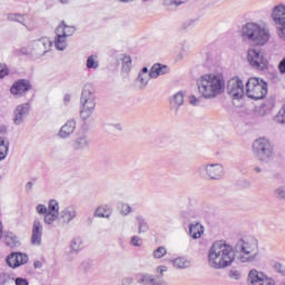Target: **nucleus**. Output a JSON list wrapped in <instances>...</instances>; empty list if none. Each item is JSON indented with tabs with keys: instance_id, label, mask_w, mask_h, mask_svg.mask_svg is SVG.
<instances>
[{
	"instance_id": "27",
	"label": "nucleus",
	"mask_w": 285,
	"mask_h": 285,
	"mask_svg": "<svg viewBox=\"0 0 285 285\" xmlns=\"http://www.w3.org/2000/svg\"><path fill=\"white\" fill-rule=\"evenodd\" d=\"M171 264L175 268L178 269L190 268V261L185 257H177L171 261Z\"/></svg>"
},
{
	"instance_id": "48",
	"label": "nucleus",
	"mask_w": 285,
	"mask_h": 285,
	"mask_svg": "<svg viewBox=\"0 0 285 285\" xmlns=\"http://www.w3.org/2000/svg\"><path fill=\"white\" fill-rule=\"evenodd\" d=\"M36 210L38 215H46L48 213V207H46V205L40 204L36 207Z\"/></svg>"
},
{
	"instance_id": "57",
	"label": "nucleus",
	"mask_w": 285,
	"mask_h": 285,
	"mask_svg": "<svg viewBox=\"0 0 285 285\" xmlns=\"http://www.w3.org/2000/svg\"><path fill=\"white\" fill-rule=\"evenodd\" d=\"M0 284H6V274L0 273Z\"/></svg>"
},
{
	"instance_id": "30",
	"label": "nucleus",
	"mask_w": 285,
	"mask_h": 285,
	"mask_svg": "<svg viewBox=\"0 0 285 285\" xmlns=\"http://www.w3.org/2000/svg\"><path fill=\"white\" fill-rule=\"evenodd\" d=\"M136 222L138 224V233H148V229L150 228L148 226V222H146V218L142 216H137Z\"/></svg>"
},
{
	"instance_id": "61",
	"label": "nucleus",
	"mask_w": 285,
	"mask_h": 285,
	"mask_svg": "<svg viewBox=\"0 0 285 285\" xmlns=\"http://www.w3.org/2000/svg\"><path fill=\"white\" fill-rule=\"evenodd\" d=\"M120 1V3H132V1H135V0H119Z\"/></svg>"
},
{
	"instance_id": "39",
	"label": "nucleus",
	"mask_w": 285,
	"mask_h": 285,
	"mask_svg": "<svg viewBox=\"0 0 285 285\" xmlns=\"http://www.w3.org/2000/svg\"><path fill=\"white\" fill-rule=\"evenodd\" d=\"M57 217H59L58 214H52L51 212H47L45 214V224L50 225V224L57 222Z\"/></svg>"
},
{
	"instance_id": "11",
	"label": "nucleus",
	"mask_w": 285,
	"mask_h": 285,
	"mask_svg": "<svg viewBox=\"0 0 285 285\" xmlns=\"http://www.w3.org/2000/svg\"><path fill=\"white\" fill-rule=\"evenodd\" d=\"M202 168L209 179H222L224 177V165L222 164H207Z\"/></svg>"
},
{
	"instance_id": "36",
	"label": "nucleus",
	"mask_w": 285,
	"mask_h": 285,
	"mask_svg": "<svg viewBox=\"0 0 285 285\" xmlns=\"http://www.w3.org/2000/svg\"><path fill=\"white\" fill-rule=\"evenodd\" d=\"M47 213H52L53 215H59V203L57 200H50Z\"/></svg>"
},
{
	"instance_id": "54",
	"label": "nucleus",
	"mask_w": 285,
	"mask_h": 285,
	"mask_svg": "<svg viewBox=\"0 0 285 285\" xmlns=\"http://www.w3.org/2000/svg\"><path fill=\"white\" fill-rule=\"evenodd\" d=\"M131 244L132 246H141V238H139L138 236H134L131 238Z\"/></svg>"
},
{
	"instance_id": "47",
	"label": "nucleus",
	"mask_w": 285,
	"mask_h": 285,
	"mask_svg": "<svg viewBox=\"0 0 285 285\" xmlns=\"http://www.w3.org/2000/svg\"><path fill=\"white\" fill-rule=\"evenodd\" d=\"M274 271H276V273H281V275H285V268L284 265H282V263H275Z\"/></svg>"
},
{
	"instance_id": "58",
	"label": "nucleus",
	"mask_w": 285,
	"mask_h": 285,
	"mask_svg": "<svg viewBox=\"0 0 285 285\" xmlns=\"http://www.w3.org/2000/svg\"><path fill=\"white\" fill-rule=\"evenodd\" d=\"M33 266H35V268H41V266H42L41 261H36L33 263Z\"/></svg>"
},
{
	"instance_id": "16",
	"label": "nucleus",
	"mask_w": 285,
	"mask_h": 285,
	"mask_svg": "<svg viewBox=\"0 0 285 285\" xmlns=\"http://www.w3.org/2000/svg\"><path fill=\"white\" fill-rule=\"evenodd\" d=\"M30 110L29 104L19 105L14 110V118L13 121L17 126L23 124V119L28 117V112Z\"/></svg>"
},
{
	"instance_id": "9",
	"label": "nucleus",
	"mask_w": 285,
	"mask_h": 285,
	"mask_svg": "<svg viewBox=\"0 0 285 285\" xmlns=\"http://www.w3.org/2000/svg\"><path fill=\"white\" fill-rule=\"evenodd\" d=\"M52 46V41L48 37H43L39 40H35L30 43V50H31V57H35L36 59H39L40 57H43L48 50H50V47Z\"/></svg>"
},
{
	"instance_id": "24",
	"label": "nucleus",
	"mask_w": 285,
	"mask_h": 285,
	"mask_svg": "<svg viewBox=\"0 0 285 285\" xmlns=\"http://www.w3.org/2000/svg\"><path fill=\"white\" fill-rule=\"evenodd\" d=\"M170 108L179 110L180 106H184V92L178 91L169 99Z\"/></svg>"
},
{
	"instance_id": "6",
	"label": "nucleus",
	"mask_w": 285,
	"mask_h": 285,
	"mask_svg": "<svg viewBox=\"0 0 285 285\" xmlns=\"http://www.w3.org/2000/svg\"><path fill=\"white\" fill-rule=\"evenodd\" d=\"M80 117L81 119H90L92 112H95V107L97 104L95 102V89L90 85H86L82 89L80 97Z\"/></svg>"
},
{
	"instance_id": "5",
	"label": "nucleus",
	"mask_w": 285,
	"mask_h": 285,
	"mask_svg": "<svg viewBox=\"0 0 285 285\" xmlns=\"http://www.w3.org/2000/svg\"><path fill=\"white\" fill-rule=\"evenodd\" d=\"M245 92L249 99L255 101L264 99L268 95V83L264 79L252 77L245 83Z\"/></svg>"
},
{
	"instance_id": "49",
	"label": "nucleus",
	"mask_w": 285,
	"mask_h": 285,
	"mask_svg": "<svg viewBox=\"0 0 285 285\" xmlns=\"http://www.w3.org/2000/svg\"><path fill=\"white\" fill-rule=\"evenodd\" d=\"M229 277H230L232 279H240L242 274H240L239 271H237V269H232V271L229 272Z\"/></svg>"
},
{
	"instance_id": "20",
	"label": "nucleus",
	"mask_w": 285,
	"mask_h": 285,
	"mask_svg": "<svg viewBox=\"0 0 285 285\" xmlns=\"http://www.w3.org/2000/svg\"><path fill=\"white\" fill-rule=\"evenodd\" d=\"M264 273L259 272L257 269H252L248 273L247 282L250 285H262V282H264Z\"/></svg>"
},
{
	"instance_id": "44",
	"label": "nucleus",
	"mask_w": 285,
	"mask_h": 285,
	"mask_svg": "<svg viewBox=\"0 0 285 285\" xmlns=\"http://www.w3.org/2000/svg\"><path fill=\"white\" fill-rule=\"evenodd\" d=\"M276 282L273 277L267 276L266 274L263 276V281L261 283V285H275Z\"/></svg>"
},
{
	"instance_id": "12",
	"label": "nucleus",
	"mask_w": 285,
	"mask_h": 285,
	"mask_svg": "<svg viewBox=\"0 0 285 285\" xmlns=\"http://www.w3.org/2000/svg\"><path fill=\"white\" fill-rule=\"evenodd\" d=\"M7 264L10 268H19L23 264H28V255L23 253H12L7 257Z\"/></svg>"
},
{
	"instance_id": "59",
	"label": "nucleus",
	"mask_w": 285,
	"mask_h": 285,
	"mask_svg": "<svg viewBox=\"0 0 285 285\" xmlns=\"http://www.w3.org/2000/svg\"><path fill=\"white\" fill-rule=\"evenodd\" d=\"M26 189L27 190H32V183L31 181L27 183Z\"/></svg>"
},
{
	"instance_id": "26",
	"label": "nucleus",
	"mask_w": 285,
	"mask_h": 285,
	"mask_svg": "<svg viewBox=\"0 0 285 285\" xmlns=\"http://www.w3.org/2000/svg\"><path fill=\"white\" fill-rule=\"evenodd\" d=\"M8 150H10V142L8 139L0 137V161L8 157Z\"/></svg>"
},
{
	"instance_id": "40",
	"label": "nucleus",
	"mask_w": 285,
	"mask_h": 285,
	"mask_svg": "<svg viewBox=\"0 0 285 285\" xmlns=\"http://www.w3.org/2000/svg\"><path fill=\"white\" fill-rule=\"evenodd\" d=\"M150 73L149 75H142L139 73L138 76V81L140 83V88H146V86H148V81H150Z\"/></svg>"
},
{
	"instance_id": "18",
	"label": "nucleus",
	"mask_w": 285,
	"mask_h": 285,
	"mask_svg": "<svg viewBox=\"0 0 285 285\" xmlns=\"http://www.w3.org/2000/svg\"><path fill=\"white\" fill-rule=\"evenodd\" d=\"M75 128H77V122L70 119L60 128L58 135L61 139H67V137H70L75 132Z\"/></svg>"
},
{
	"instance_id": "45",
	"label": "nucleus",
	"mask_w": 285,
	"mask_h": 285,
	"mask_svg": "<svg viewBox=\"0 0 285 285\" xmlns=\"http://www.w3.org/2000/svg\"><path fill=\"white\" fill-rule=\"evenodd\" d=\"M275 197L277 199H285V188L284 187H278L275 189Z\"/></svg>"
},
{
	"instance_id": "19",
	"label": "nucleus",
	"mask_w": 285,
	"mask_h": 285,
	"mask_svg": "<svg viewBox=\"0 0 285 285\" xmlns=\"http://www.w3.org/2000/svg\"><path fill=\"white\" fill-rule=\"evenodd\" d=\"M30 90V81L19 80L11 87V95H24Z\"/></svg>"
},
{
	"instance_id": "53",
	"label": "nucleus",
	"mask_w": 285,
	"mask_h": 285,
	"mask_svg": "<svg viewBox=\"0 0 285 285\" xmlns=\"http://www.w3.org/2000/svg\"><path fill=\"white\" fill-rule=\"evenodd\" d=\"M278 70L282 75H285V57L278 63Z\"/></svg>"
},
{
	"instance_id": "56",
	"label": "nucleus",
	"mask_w": 285,
	"mask_h": 285,
	"mask_svg": "<svg viewBox=\"0 0 285 285\" xmlns=\"http://www.w3.org/2000/svg\"><path fill=\"white\" fill-rule=\"evenodd\" d=\"M157 271H158V273H160V275H164V273H166V271H168V267H166V266H159L158 268H157Z\"/></svg>"
},
{
	"instance_id": "63",
	"label": "nucleus",
	"mask_w": 285,
	"mask_h": 285,
	"mask_svg": "<svg viewBox=\"0 0 285 285\" xmlns=\"http://www.w3.org/2000/svg\"><path fill=\"white\" fill-rule=\"evenodd\" d=\"M60 3H63V4L69 3V0H60Z\"/></svg>"
},
{
	"instance_id": "7",
	"label": "nucleus",
	"mask_w": 285,
	"mask_h": 285,
	"mask_svg": "<svg viewBox=\"0 0 285 285\" xmlns=\"http://www.w3.org/2000/svg\"><path fill=\"white\" fill-rule=\"evenodd\" d=\"M273 144L266 138H258L253 142V155L263 164H268L273 160Z\"/></svg>"
},
{
	"instance_id": "50",
	"label": "nucleus",
	"mask_w": 285,
	"mask_h": 285,
	"mask_svg": "<svg viewBox=\"0 0 285 285\" xmlns=\"http://www.w3.org/2000/svg\"><path fill=\"white\" fill-rule=\"evenodd\" d=\"M20 55H29L30 57H32V51L30 49V45L28 47H22L20 49Z\"/></svg>"
},
{
	"instance_id": "32",
	"label": "nucleus",
	"mask_w": 285,
	"mask_h": 285,
	"mask_svg": "<svg viewBox=\"0 0 285 285\" xmlns=\"http://www.w3.org/2000/svg\"><path fill=\"white\" fill-rule=\"evenodd\" d=\"M131 66H132V59L130 58V56L125 55L122 57V72L125 75H128V72H130Z\"/></svg>"
},
{
	"instance_id": "55",
	"label": "nucleus",
	"mask_w": 285,
	"mask_h": 285,
	"mask_svg": "<svg viewBox=\"0 0 285 285\" xmlns=\"http://www.w3.org/2000/svg\"><path fill=\"white\" fill-rule=\"evenodd\" d=\"M122 285H131L132 284V277H125L121 281Z\"/></svg>"
},
{
	"instance_id": "62",
	"label": "nucleus",
	"mask_w": 285,
	"mask_h": 285,
	"mask_svg": "<svg viewBox=\"0 0 285 285\" xmlns=\"http://www.w3.org/2000/svg\"><path fill=\"white\" fill-rule=\"evenodd\" d=\"M255 173H262V168L255 167Z\"/></svg>"
},
{
	"instance_id": "34",
	"label": "nucleus",
	"mask_w": 285,
	"mask_h": 285,
	"mask_svg": "<svg viewBox=\"0 0 285 285\" xmlns=\"http://www.w3.org/2000/svg\"><path fill=\"white\" fill-rule=\"evenodd\" d=\"M96 59H97V56H89L88 57V59H87V68L89 70H91V69L97 70V68H99V62L96 61Z\"/></svg>"
},
{
	"instance_id": "28",
	"label": "nucleus",
	"mask_w": 285,
	"mask_h": 285,
	"mask_svg": "<svg viewBox=\"0 0 285 285\" xmlns=\"http://www.w3.org/2000/svg\"><path fill=\"white\" fill-rule=\"evenodd\" d=\"M112 215V209L108 205L99 206L95 212V217L108 218Z\"/></svg>"
},
{
	"instance_id": "35",
	"label": "nucleus",
	"mask_w": 285,
	"mask_h": 285,
	"mask_svg": "<svg viewBox=\"0 0 285 285\" xmlns=\"http://www.w3.org/2000/svg\"><path fill=\"white\" fill-rule=\"evenodd\" d=\"M168 250L164 246H159L157 249L154 250V258L161 259V257H166Z\"/></svg>"
},
{
	"instance_id": "3",
	"label": "nucleus",
	"mask_w": 285,
	"mask_h": 285,
	"mask_svg": "<svg viewBox=\"0 0 285 285\" xmlns=\"http://www.w3.org/2000/svg\"><path fill=\"white\" fill-rule=\"evenodd\" d=\"M240 35L243 41L266 46L271 41V27L266 23L247 22L242 27Z\"/></svg>"
},
{
	"instance_id": "42",
	"label": "nucleus",
	"mask_w": 285,
	"mask_h": 285,
	"mask_svg": "<svg viewBox=\"0 0 285 285\" xmlns=\"http://www.w3.org/2000/svg\"><path fill=\"white\" fill-rule=\"evenodd\" d=\"M120 213L121 215H130V213H132V207L126 203H122L120 205Z\"/></svg>"
},
{
	"instance_id": "8",
	"label": "nucleus",
	"mask_w": 285,
	"mask_h": 285,
	"mask_svg": "<svg viewBox=\"0 0 285 285\" xmlns=\"http://www.w3.org/2000/svg\"><path fill=\"white\" fill-rule=\"evenodd\" d=\"M247 61L256 70H266L268 68V59H266V56L259 49H248Z\"/></svg>"
},
{
	"instance_id": "38",
	"label": "nucleus",
	"mask_w": 285,
	"mask_h": 285,
	"mask_svg": "<svg viewBox=\"0 0 285 285\" xmlns=\"http://www.w3.org/2000/svg\"><path fill=\"white\" fill-rule=\"evenodd\" d=\"M70 248L73 253H79V250H81V238H73Z\"/></svg>"
},
{
	"instance_id": "46",
	"label": "nucleus",
	"mask_w": 285,
	"mask_h": 285,
	"mask_svg": "<svg viewBox=\"0 0 285 285\" xmlns=\"http://www.w3.org/2000/svg\"><path fill=\"white\" fill-rule=\"evenodd\" d=\"M188 102L190 106H199V104H202V99L197 98L195 95H190L188 97Z\"/></svg>"
},
{
	"instance_id": "64",
	"label": "nucleus",
	"mask_w": 285,
	"mask_h": 285,
	"mask_svg": "<svg viewBox=\"0 0 285 285\" xmlns=\"http://www.w3.org/2000/svg\"><path fill=\"white\" fill-rule=\"evenodd\" d=\"M65 101H70V96H65Z\"/></svg>"
},
{
	"instance_id": "14",
	"label": "nucleus",
	"mask_w": 285,
	"mask_h": 285,
	"mask_svg": "<svg viewBox=\"0 0 285 285\" xmlns=\"http://www.w3.org/2000/svg\"><path fill=\"white\" fill-rule=\"evenodd\" d=\"M271 19L276 26H285V4H277L272 9Z\"/></svg>"
},
{
	"instance_id": "13",
	"label": "nucleus",
	"mask_w": 285,
	"mask_h": 285,
	"mask_svg": "<svg viewBox=\"0 0 285 285\" xmlns=\"http://www.w3.org/2000/svg\"><path fill=\"white\" fill-rule=\"evenodd\" d=\"M41 237H43V225L41 220L36 219L32 224L31 244L33 246H41Z\"/></svg>"
},
{
	"instance_id": "21",
	"label": "nucleus",
	"mask_w": 285,
	"mask_h": 285,
	"mask_svg": "<svg viewBox=\"0 0 285 285\" xmlns=\"http://www.w3.org/2000/svg\"><path fill=\"white\" fill-rule=\"evenodd\" d=\"M167 72H168V66L156 63L151 67L149 76L151 79H157V77L161 75H167Z\"/></svg>"
},
{
	"instance_id": "1",
	"label": "nucleus",
	"mask_w": 285,
	"mask_h": 285,
	"mask_svg": "<svg viewBox=\"0 0 285 285\" xmlns=\"http://www.w3.org/2000/svg\"><path fill=\"white\" fill-rule=\"evenodd\" d=\"M235 262V248L225 240L215 242L208 249L207 264L215 271H224L233 266Z\"/></svg>"
},
{
	"instance_id": "33",
	"label": "nucleus",
	"mask_w": 285,
	"mask_h": 285,
	"mask_svg": "<svg viewBox=\"0 0 285 285\" xmlns=\"http://www.w3.org/2000/svg\"><path fill=\"white\" fill-rule=\"evenodd\" d=\"M8 21H17L18 23H23V26L28 28V24L26 23V16H21L19 13H9Z\"/></svg>"
},
{
	"instance_id": "15",
	"label": "nucleus",
	"mask_w": 285,
	"mask_h": 285,
	"mask_svg": "<svg viewBox=\"0 0 285 285\" xmlns=\"http://www.w3.org/2000/svg\"><path fill=\"white\" fill-rule=\"evenodd\" d=\"M72 150L83 153V150H88L90 148V138L87 135L79 136L73 139L71 144Z\"/></svg>"
},
{
	"instance_id": "4",
	"label": "nucleus",
	"mask_w": 285,
	"mask_h": 285,
	"mask_svg": "<svg viewBox=\"0 0 285 285\" xmlns=\"http://www.w3.org/2000/svg\"><path fill=\"white\" fill-rule=\"evenodd\" d=\"M235 250L240 262H255L259 256V243L255 238H239L235 244Z\"/></svg>"
},
{
	"instance_id": "37",
	"label": "nucleus",
	"mask_w": 285,
	"mask_h": 285,
	"mask_svg": "<svg viewBox=\"0 0 285 285\" xmlns=\"http://www.w3.org/2000/svg\"><path fill=\"white\" fill-rule=\"evenodd\" d=\"M274 121L276 124H285V104L283 105L278 114L275 116Z\"/></svg>"
},
{
	"instance_id": "25",
	"label": "nucleus",
	"mask_w": 285,
	"mask_h": 285,
	"mask_svg": "<svg viewBox=\"0 0 285 285\" xmlns=\"http://www.w3.org/2000/svg\"><path fill=\"white\" fill-rule=\"evenodd\" d=\"M189 235L193 239H199L204 235V226L199 223L189 226Z\"/></svg>"
},
{
	"instance_id": "41",
	"label": "nucleus",
	"mask_w": 285,
	"mask_h": 285,
	"mask_svg": "<svg viewBox=\"0 0 285 285\" xmlns=\"http://www.w3.org/2000/svg\"><path fill=\"white\" fill-rule=\"evenodd\" d=\"M4 244L7 246H10V248H14V246H17V236L13 235H7L4 237Z\"/></svg>"
},
{
	"instance_id": "31",
	"label": "nucleus",
	"mask_w": 285,
	"mask_h": 285,
	"mask_svg": "<svg viewBox=\"0 0 285 285\" xmlns=\"http://www.w3.org/2000/svg\"><path fill=\"white\" fill-rule=\"evenodd\" d=\"M66 36L57 35L55 40V46L57 50H63L65 48H68V42L66 41Z\"/></svg>"
},
{
	"instance_id": "2",
	"label": "nucleus",
	"mask_w": 285,
	"mask_h": 285,
	"mask_svg": "<svg viewBox=\"0 0 285 285\" xmlns=\"http://www.w3.org/2000/svg\"><path fill=\"white\" fill-rule=\"evenodd\" d=\"M198 92L204 99H215L219 97L226 88V82L222 76L206 73L197 80Z\"/></svg>"
},
{
	"instance_id": "23",
	"label": "nucleus",
	"mask_w": 285,
	"mask_h": 285,
	"mask_svg": "<svg viewBox=\"0 0 285 285\" xmlns=\"http://www.w3.org/2000/svg\"><path fill=\"white\" fill-rule=\"evenodd\" d=\"M73 32H77V29L72 26H66V23H61L56 29V35H61L62 37H72Z\"/></svg>"
},
{
	"instance_id": "51",
	"label": "nucleus",
	"mask_w": 285,
	"mask_h": 285,
	"mask_svg": "<svg viewBox=\"0 0 285 285\" xmlns=\"http://www.w3.org/2000/svg\"><path fill=\"white\" fill-rule=\"evenodd\" d=\"M8 75V67L6 65H0V79H3Z\"/></svg>"
},
{
	"instance_id": "60",
	"label": "nucleus",
	"mask_w": 285,
	"mask_h": 285,
	"mask_svg": "<svg viewBox=\"0 0 285 285\" xmlns=\"http://www.w3.org/2000/svg\"><path fill=\"white\" fill-rule=\"evenodd\" d=\"M139 75H150V73H148V68L145 67L142 68Z\"/></svg>"
},
{
	"instance_id": "17",
	"label": "nucleus",
	"mask_w": 285,
	"mask_h": 285,
	"mask_svg": "<svg viewBox=\"0 0 285 285\" xmlns=\"http://www.w3.org/2000/svg\"><path fill=\"white\" fill-rule=\"evenodd\" d=\"M75 217H77V208L70 206L60 212L59 222L61 224H70Z\"/></svg>"
},
{
	"instance_id": "43",
	"label": "nucleus",
	"mask_w": 285,
	"mask_h": 285,
	"mask_svg": "<svg viewBox=\"0 0 285 285\" xmlns=\"http://www.w3.org/2000/svg\"><path fill=\"white\" fill-rule=\"evenodd\" d=\"M276 35L281 41H285V24H281V27H277Z\"/></svg>"
},
{
	"instance_id": "22",
	"label": "nucleus",
	"mask_w": 285,
	"mask_h": 285,
	"mask_svg": "<svg viewBox=\"0 0 285 285\" xmlns=\"http://www.w3.org/2000/svg\"><path fill=\"white\" fill-rule=\"evenodd\" d=\"M136 279L141 285H156L157 279H155V276L153 274L148 273H140L136 276Z\"/></svg>"
},
{
	"instance_id": "10",
	"label": "nucleus",
	"mask_w": 285,
	"mask_h": 285,
	"mask_svg": "<svg viewBox=\"0 0 285 285\" xmlns=\"http://www.w3.org/2000/svg\"><path fill=\"white\" fill-rule=\"evenodd\" d=\"M227 92L233 99H242L244 97V82L239 78H232L227 85Z\"/></svg>"
},
{
	"instance_id": "52",
	"label": "nucleus",
	"mask_w": 285,
	"mask_h": 285,
	"mask_svg": "<svg viewBox=\"0 0 285 285\" xmlns=\"http://www.w3.org/2000/svg\"><path fill=\"white\" fill-rule=\"evenodd\" d=\"M16 285H30V283L26 278L18 277L16 278Z\"/></svg>"
},
{
	"instance_id": "29",
	"label": "nucleus",
	"mask_w": 285,
	"mask_h": 285,
	"mask_svg": "<svg viewBox=\"0 0 285 285\" xmlns=\"http://www.w3.org/2000/svg\"><path fill=\"white\" fill-rule=\"evenodd\" d=\"M188 0H164L163 6L167 8V10H175L179 8V6H184Z\"/></svg>"
}]
</instances>
